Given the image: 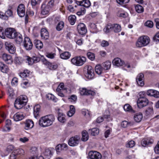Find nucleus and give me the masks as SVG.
Returning a JSON list of instances; mask_svg holds the SVG:
<instances>
[{
	"label": "nucleus",
	"mask_w": 159,
	"mask_h": 159,
	"mask_svg": "<svg viewBox=\"0 0 159 159\" xmlns=\"http://www.w3.org/2000/svg\"><path fill=\"white\" fill-rule=\"evenodd\" d=\"M55 118L52 115H49L41 117L39 120V125L43 127H47L52 125Z\"/></svg>",
	"instance_id": "obj_1"
},
{
	"label": "nucleus",
	"mask_w": 159,
	"mask_h": 159,
	"mask_svg": "<svg viewBox=\"0 0 159 159\" xmlns=\"http://www.w3.org/2000/svg\"><path fill=\"white\" fill-rule=\"evenodd\" d=\"M27 102L28 99L26 95H21L16 99L14 103L15 107L17 109H20L26 104Z\"/></svg>",
	"instance_id": "obj_2"
},
{
	"label": "nucleus",
	"mask_w": 159,
	"mask_h": 159,
	"mask_svg": "<svg viewBox=\"0 0 159 159\" xmlns=\"http://www.w3.org/2000/svg\"><path fill=\"white\" fill-rule=\"evenodd\" d=\"M150 39L147 36H142L139 37L136 43L137 48H141L146 46L150 42Z\"/></svg>",
	"instance_id": "obj_3"
},
{
	"label": "nucleus",
	"mask_w": 159,
	"mask_h": 159,
	"mask_svg": "<svg viewBox=\"0 0 159 159\" xmlns=\"http://www.w3.org/2000/svg\"><path fill=\"white\" fill-rule=\"evenodd\" d=\"M86 58L83 56H77L72 58L71 63L73 65L77 66L83 65L86 61Z\"/></svg>",
	"instance_id": "obj_4"
},
{
	"label": "nucleus",
	"mask_w": 159,
	"mask_h": 159,
	"mask_svg": "<svg viewBox=\"0 0 159 159\" xmlns=\"http://www.w3.org/2000/svg\"><path fill=\"white\" fill-rule=\"evenodd\" d=\"M84 68L87 70V72L85 74L86 78L89 79L93 78L94 75L93 69L92 67L90 66L87 65L85 66Z\"/></svg>",
	"instance_id": "obj_5"
},
{
	"label": "nucleus",
	"mask_w": 159,
	"mask_h": 159,
	"mask_svg": "<svg viewBox=\"0 0 159 159\" xmlns=\"http://www.w3.org/2000/svg\"><path fill=\"white\" fill-rule=\"evenodd\" d=\"M80 138V137L79 135H75L71 137L69 140V145L70 146H77L79 143Z\"/></svg>",
	"instance_id": "obj_6"
},
{
	"label": "nucleus",
	"mask_w": 159,
	"mask_h": 159,
	"mask_svg": "<svg viewBox=\"0 0 159 159\" xmlns=\"http://www.w3.org/2000/svg\"><path fill=\"white\" fill-rule=\"evenodd\" d=\"M23 45L27 50H30L33 47V44L30 39L28 37H25L23 42Z\"/></svg>",
	"instance_id": "obj_7"
},
{
	"label": "nucleus",
	"mask_w": 159,
	"mask_h": 159,
	"mask_svg": "<svg viewBox=\"0 0 159 159\" xmlns=\"http://www.w3.org/2000/svg\"><path fill=\"white\" fill-rule=\"evenodd\" d=\"M16 31L13 28H8L4 31V36L10 39H13Z\"/></svg>",
	"instance_id": "obj_8"
},
{
	"label": "nucleus",
	"mask_w": 159,
	"mask_h": 159,
	"mask_svg": "<svg viewBox=\"0 0 159 159\" xmlns=\"http://www.w3.org/2000/svg\"><path fill=\"white\" fill-rule=\"evenodd\" d=\"M88 157L91 159H101L102 157L99 152L93 151H90L89 152Z\"/></svg>",
	"instance_id": "obj_9"
},
{
	"label": "nucleus",
	"mask_w": 159,
	"mask_h": 159,
	"mask_svg": "<svg viewBox=\"0 0 159 159\" xmlns=\"http://www.w3.org/2000/svg\"><path fill=\"white\" fill-rule=\"evenodd\" d=\"M6 48L11 54L14 53L16 51L15 47L12 43L10 42H6L5 43Z\"/></svg>",
	"instance_id": "obj_10"
},
{
	"label": "nucleus",
	"mask_w": 159,
	"mask_h": 159,
	"mask_svg": "<svg viewBox=\"0 0 159 159\" xmlns=\"http://www.w3.org/2000/svg\"><path fill=\"white\" fill-rule=\"evenodd\" d=\"M80 93L81 95H92L93 96L95 94V93L92 90H88L85 88H80Z\"/></svg>",
	"instance_id": "obj_11"
},
{
	"label": "nucleus",
	"mask_w": 159,
	"mask_h": 159,
	"mask_svg": "<svg viewBox=\"0 0 159 159\" xmlns=\"http://www.w3.org/2000/svg\"><path fill=\"white\" fill-rule=\"evenodd\" d=\"M148 100L146 98L142 99H138L137 104L138 107L139 108H142L147 106L148 104Z\"/></svg>",
	"instance_id": "obj_12"
},
{
	"label": "nucleus",
	"mask_w": 159,
	"mask_h": 159,
	"mask_svg": "<svg viewBox=\"0 0 159 159\" xmlns=\"http://www.w3.org/2000/svg\"><path fill=\"white\" fill-rule=\"evenodd\" d=\"M77 29L79 34L81 35L85 34L87 31L85 25L83 23H80L78 25Z\"/></svg>",
	"instance_id": "obj_13"
},
{
	"label": "nucleus",
	"mask_w": 159,
	"mask_h": 159,
	"mask_svg": "<svg viewBox=\"0 0 159 159\" xmlns=\"http://www.w3.org/2000/svg\"><path fill=\"white\" fill-rule=\"evenodd\" d=\"M17 14L20 17H23L25 14V6L24 4H20L17 7Z\"/></svg>",
	"instance_id": "obj_14"
},
{
	"label": "nucleus",
	"mask_w": 159,
	"mask_h": 159,
	"mask_svg": "<svg viewBox=\"0 0 159 159\" xmlns=\"http://www.w3.org/2000/svg\"><path fill=\"white\" fill-rule=\"evenodd\" d=\"M15 36L13 38V39H15L16 43L18 44H20L23 41V37L22 35L19 33L16 32Z\"/></svg>",
	"instance_id": "obj_15"
},
{
	"label": "nucleus",
	"mask_w": 159,
	"mask_h": 159,
	"mask_svg": "<svg viewBox=\"0 0 159 159\" xmlns=\"http://www.w3.org/2000/svg\"><path fill=\"white\" fill-rule=\"evenodd\" d=\"M2 59L7 64H11L13 61L11 55L6 53H3L2 55Z\"/></svg>",
	"instance_id": "obj_16"
},
{
	"label": "nucleus",
	"mask_w": 159,
	"mask_h": 159,
	"mask_svg": "<svg viewBox=\"0 0 159 159\" xmlns=\"http://www.w3.org/2000/svg\"><path fill=\"white\" fill-rule=\"evenodd\" d=\"M104 119L108 122H109L112 120V118L110 116V115H104L103 117H98L97 119V122L98 123H100L103 121Z\"/></svg>",
	"instance_id": "obj_17"
},
{
	"label": "nucleus",
	"mask_w": 159,
	"mask_h": 159,
	"mask_svg": "<svg viewBox=\"0 0 159 159\" xmlns=\"http://www.w3.org/2000/svg\"><path fill=\"white\" fill-rule=\"evenodd\" d=\"M76 3L78 5L87 8L89 7L91 5L90 2L89 0H83L81 1H76Z\"/></svg>",
	"instance_id": "obj_18"
},
{
	"label": "nucleus",
	"mask_w": 159,
	"mask_h": 159,
	"mask_svg": "<svg viewBox=\"0 0 159 159\" xmlns=\"http://www.w3.org/2000/svg\"><path fill=\"white\" fill-rule=\"evenodd\" d=\"M41 36L43 39H48L49 38V34L48 31L45 29H42L41 31Z\"/></svg>",
	"instance_id": "obj_19"
},
{
	"label": "nucleus",
	"mask_w": 159,
	"mask_h": 159,
	"mask_svg": "<svg viewBox=\"0 0 159 159\" xmlns=\"http://www.w3.org/2000/svg\"><path fill=\"white\" fill-rule=\"evenodd\" d=\"M112 62L114 65L117 66H121L124 63V61L119 58H114Z\"/></svg>",
	"instance_id": "obj_20"
},
{
	"label": "nucleus",
	"mask_w": 159,
	"mask_h": 159,
	"mask_svg": "<svg viewBox=\"0 0 159 159\" xmlns=\"http://www.w3.org/2000/svg\"><path fill=\"white\" fill-rule=\"evenodd\" d=\"M40 110V106L39 105H35L34 108V117L36 119L39 117V113Z\"/></svg>",
	"instance_id": "obj_21"
},
{
	"label": "nucleus",
	"mask_w": 159,
	"mask_h": 159,
	"mask_svg": "<svg viewBox=\"0 0 159 159\" xmlns=\"http://www.w3.org/2000/svg\"><path fill=\"white\" fill-rule=\"evenodd\" d=\"M25 128L27 130L32 128L34 126V122L31 120L29 119L26 121Z\"/></svg>",
	"instance_id": "obj_22"
},
{
	"label": "nucleus",
	"mask_w": 159,
	"mask_h": 159,
	"mask_svg": "<svg viewBox=\"0 0 159 159\" xmlns=\"http://www.w3.org/2000/svg\"><path fill=\"white\" fill-rule=\"evenodd\" d=\"M153 142V140L152 139L145 138L142 140L141 144L142 146L145 147L147 145L152 144Z\"/></svg>",
	"instance_id": "obj_23"
},
{
	"label": "nucleus",
	"mask_w": 159,
	"mask_h": 159,
	"mask_svg": "<svg viewBox=\"0 0 159 159\" xmlns=\"http://www.w3.org/2000/svg\"><path fill=\"white\" fill-rule=\"evenodd\" d=\"M65 116V115L63 113L59 111L58 112L57 119L60 122L64 123L66 122Z\"/></svg>",
	"instance_id": "obj_24"
},
{
	"label": "nucleus",
	"mask_w": 159,
	"mask_h": 159,
	"mask_svg": "<svg viewBox=\"0 0 159 159\" xmlns=\"http://www.w3.org/2000/svg\"><path fill=\"white\" fill-rule=\"evenodd\" d=\"M143 118V115L141 112L136 113L135 114L134 119L136 122H139Z\"/></svg>",
	"instance_id": "obj_25"
},
{
	"label": "nucleus",
	"mask_w": 159,
	"mask_h": 159,
	"mask_svg": "<svg viewBox=\"0 0 159 159\" xmlns=\"http://www.w3.org/2000/svg\"><path fill=\"white\" fill-rule=\"evenodd\" d=\"M0 70L3 73H7L9 71L8 67L2 62H0Z\"/></svg>",
	"instance_id": "obj_26"
},
{
	"label": "nucleus",
	"mask_w": 159,
	"mask_h": 159,
	"mask_svg": "<svg viewBox=\"0 0 159 159\" xmlns=\"http://www.w3.org/2000/svg\"><path fill=\"white\" fill-rule=\"evenodd\" d=\"M41 13L43 15H45L48 14L50 9L48 7V6H47L45 4H43L42 5Z\"/></svg>",
	"instance_id": "obj_27"
},
{
	"label": "nucleus",
	"mask_w": 159,
	"mask_h": 159,
	"mask_svg": "<svg viewBox=\"0 0 159 159\" xmlns=\"http://www.w3.org/2000/svg\"><path fill=\"white\" fill-rule=\"evenodd\" d=\"M34 43L36 48L38 49H41L43 47V45L42 42L39 40H34Z\"/></svg>",
	"instance_id": "obj_28"
},
{
	"label": "nucleus",
	"mask_w": 159,
	"mask_h": 159,
	"mask_svg": "<svg viewBox=\"0 0 159 159\" xmlns=\"http://www.w3.org/2000/svg\"><path fill=\"white\" fill-rule=\"evenodd\" d=\"M24 118L23 115L19 113H17L15 114L13 116L14 120L16 121L20 120Z\"/></svg>",
	"instance_id": "obj_29"
},
{
	"label": "nucleus",
	"mask_w": 159,
	"mask_h": 159,
	"mask_svg": "<svg viewBox=\"0 0 159 159\" xmlns=\"http://www.w3.org/2000/svg\"><path fill=\"white\" fill-rule=\"evenodd\" d=\"M71 54L68 52H65L60 54V57L63 59L66 60L68 59L70 57Z\"/></svg>",
	"instance_id": "obj_30"
},
{
	"label": "nucleus",
	"mask_w": 159,
	"mask_h": 159,
	"mask_svg": "<svg viewBox=\"0 0 159 159\" xmlns=\"http://www.w3.org/2000/svg\"><path fill=\"white\" fill-rule=\"evenodd\" d=\"M111 65V62L109 61H107L103 62L102 64V67L104 70H107L110 69Z\"/></svg>",
	"instance_id": "obj_31"
},
{
	"label": "nucleus",
	"mask_w": 159,
	"mask_h": 159,
	"mask_svg": "<svg viewBox=\"0 0 159 159\" xmlns=\"http://www.w3.org/2000/svg\"><path fill=\"white\" fill-rule=\"evenodd\" d=\"M103 70L102 66L100 64L97 65L95 67V72L98 75L101 74Z\"/></svg>",
	"instance_id": "obj_32"
},
{
	"label": "nucleus",
	"mask_w": 159,
	"mask_h": 159,
	"mask_svg": "<svg viewBox=\"0 0 159 159\" xmlns=\"http://www.w3.org/2000/svg\"><path fill=\"white\" fill-rule=\"evenodd\" d=\"M113 24H107L104 29V31L106 33H108L112 30H113Z\"/></svg>",
	"instance_id": "obj_33"
},
{
	"label": "nucleus",
	"mask_w": 159,
	"mask_h": 159,
	"mask_svg": "<svg viewBox=\"0 0 159 159\" xmlns=\"http://www.w3.org/2000/svg\"><path fill=\"white\" fill-rule=\"evenodd\" d=\"M89 132L92 135L96 136L98 134L99 130L97 128H95L92 129H89Z\"/></svg>",
	"instance_id": "obj_34"
},
{
	"label": "nucleus",
	"mask_w": 159,
	"mask_h": 159,
	"mask_svg": "<svg viewBox=\"0 0 159 159\" xmlns=\"http://www.w3.org/2000/svg\"><path fill=\"white\" fill-rule=\"evenodd\" d=\"M14 146L12 145H9L8 146L6 150L5 154H4V156H6L7 155L9 152L13 151L14 150Z\"/></svg>",
	"instance_id": "obj_35"
},
{
	"label": "nucleus",
	"mask_w": 159,
	"mask_h": 159,
	"mask_svg": "<svg viewBox=\"0 0 159 159\" xmlns=\"http://www.w3.org/2000/svg\"><path fill=\"white\" fill-rule=\"evenodd\" d=\"M82 141L85 142L89 139V135L88 133L86 131H83L82 133Z\"/></svg>",
	"instance_id": "obj_36"
},
{
	"label": "nucleus",
	"mask_w": 159,
	"mask_h": 159,
	"mask_svg": "<svg viewBox=\"0 0 159 159\" xmlns=\"http://www.w3.org/2000/svg\"><path fill=\"white\" fill-rule=\"evenodd\" d=\"M113 30L115 33L120 32L121 30V27L120 25L118 24H113Z\"/></svg>",
	"instance_id": "obj_37"
},
{
	"label": "nucleus",
	"mask_w": 159,
	"mask_h": 159,
	"mask_svg": "<svg viewBox=\"0 0 159 159\" xmlns=\"http://www.w3.org/2000/svg\"><path fill=\"white\" fill-rule=\"evenodd\" d=\"M11 124V121L10 120H7L6 121V125L3 130L6 131H9L10 129V125Z\"/></svg>",
	"instance_id": "obj_38"
},
{
	"label": "nucleus",
	"mask_w": 159,
	"mask_h": 159,
	"mask_svg": "<svg viewBox=\"0 0 159 159\" xmlns=\"http://www.w3.org/2000/svg\"><path fill=\"white\" fill-rule=\"evenodd\" d=\"M75 112V109L73 105L70 106V110L68 112L67 115L69 117H71Z\"/></svg>",
	"instance_id": "obj_39"
},
{
	"label": "nucleus",
	"mask_w": 159,
	"mask_h": 159,
	"mask_svg": "<svg viewBox=\"0 0 159 159\" xmlns=\"http://www.w3.org/2000/svg\"><path fill=\"white\" fill-rule=\"evenodd\" d=\"M124 109L125 111H129L133 113L135 112V111L132 109V107L129 104H125L124 106Z\"/></svg>",
	"instance_id": "obj_40"
},
{
	"label": "nucleus",
	"mask_w": 159,
	"mask_h": 159,
	"mask_svg": "<svg viewBox=\"0 0 159 159\" xmlns=\"http://www.w3.org/2000/svg\"><path fill=\"white\" fill-rule=\"evenodd\" d=\"M68 20L71 25H74L76 20V17L75 15H70L68 17Z\"/></svg>",
	"instance_id": "obj_41"
},
{
	"label": "nucleus",
	"mask_w": 159,
	"mask_h": 159,
	"mask_svg": "<svg viewBox=\"0 0 159 159\" xmlns=\"http://www.w3.org/2000/svg\"><path fill=\"white\" fill-rule=\"evenodd\" d=\"M19 75L21 78L26 77L29 75V71L27 70H25L23 72L20 73Z\"/></svg>",
	"instance_id": "obj_42"
},
{
	"label": "nucleus",
	"mask_w": 159,
	"mask_h": 159,
	"mask_svg": "<svg viewBox=\"0 0 159 159\" xmlns=\"http://www.w3.org/2000/svg\"><path fill=\"white\" fill-rule=\"evenodd\" d=\"M136 11L138 13H141L144 11L143 7L140 5L138 4L135 7Z\"/></svg>",
	"instance_id": "obj_43"
},
{
	"label": "nucleus",
	"mask_w": 159,
	"mask_h": 159,
	"mask_svg": "<svg viewBox=\"0 0 159 159\" xmlns=\"http://www.w3.org/2000/svg\"><path fill=\"white\" fill-rule=\"evenodd\" d=\"M145 115L146 116L152 115L153 113V108L152 107H149L145 111Z\"/></svg>",
	"instance_id": "obj_44"
},
{
	"label": "nucleus",
	"mask_w": 159,
	"mask_h": 159,
	"mask_svg": "<svg viewBox=\"0 0 159 159\" xmlns=\"http://www.w3.org/2000/svg\"><path fill=\"white\" fill-rule=\"evenodd\" d=\"M64 26V23L63 22L61 21L57 24L56 29L58 31L61 30Z\"/></svg>",
	"instance_id": "obj_45"
},
{
	"label": "nucleus",
	"mask_w": 159,
	"mask_h": 159,
	"mask_svg": "<svg viewBox=\"0 0 159 159\" xmlns=\"http://www.w3.org/2000/svg\"><path fill=\"white\" fill-rule=\"evenodd\" d=\"M13 151L17 155L18 157H19V155H23L24 153V150L22 149H18L14 150Z\"/></svg>",
	"instance_id": "obj_46"
},
{
	"label": "nucleus",
	"mask_w": 159,
	"mask_h": 159,
	"mask_svg": "<svg viewBox=\"0 0 159 159\" xmlns=\"http://www.w3.org/2000/svg\"><path fill=\"white\" fill-rule=\"evenodd\" d=\"M30 85V83L28 81L23 80L21 84V86L23 88L26 89L29 87Z\"/></svg>",
	"instance_id": "obj_47"
},
{
	"label": "nucleus",
	"mask_w": 159,
	"mask_h": 159,
	"mask_svg": "<svg viewBox=\"0 0 159 159\" xmlns=\"http://www.w3.org/2000/svg\"><path fill=\"white\" fill-rule=\"evenodd\" d=\"M46 98L49 100H52L54 102L57 101V98L52 94L51 93H48L46 95Z\"/></svg>",
	"instance_id": "obj_48"
},
{
	"label": "nucleus",
	"mask_w": 159,
	"mask_h": 159,
	"mask_svg": "<svg viewBox=\"0 0 159 159\" xmlns=\"http://www.w3.org/2000/svg\"><path fill=\"white\" fill-rule=\"evenodd\" d=\"M25 58L27 61L26 62L28 63L29 65H32L34 63L33 57L31 58L29 56H26Z\"/></svg>",
	"instance_id": "obj_49"
},
{
	"label": "nucleus",
	"mask_w": 159,
	"mask_h": 159,
	"mask_svg": "<svg viewBox=\"0 0 159 159\" xmlns=\"http://www.w3.org/2000/svg\"><path fill=\"white\" fill-rule=\"evenodd\" d=\"M58 67V65L56 63H50L48 67L50 70H55L57 69Z\"/></svg>",
	"instance_id": "obj_50"
},
{
	"label": "nucleus",
	"mask_w": 159,
	"mask_h": 159,
	"mask_svg": "<svg viewBox=\"0 0 159 159\" xmlns=\"http://www.w3.org/2000/svg\"><path fill=\"white\" fill-rule=\"evenodd\" d=\"M133 122H130L128 123L126 121H123L121 124V126L123 128L126 127L128 125H133Z\"/></svg>",
	"instance_id": "obj_51"
},
{
	"label": "nucleus",
	"mask_w": 159,
	"mask_h": 159,
	"mask_svg": "<svg viewBox=\"0 0 159 159\" xmlns=\"http://www.w3.org/2000/svg\"><path fill=\"white\" fill-rule=\"evenodd\" d=\"M87 56L92 61H93L95 59V55L93 53L90 52H88Z\"/></svg>",
	"instance_id": "obj_52"
},
{
	"label": "nucleus",
	"mask_w": 159,
	"mask_h": 159,
	"mask_svg": "<svg viewBox=\"0 0 159 159\" xmlns=\"http://www.w3.org/2000/svg\"><path fill=\"white\" fill-rule=\"evenodd\" d=\"M139 98L138 99H142L146 98V94L145 92L142 91L139 92Z\"/></svg>",
	"instance_id": "obj_53"
},
{
	"label": "nucleus",
	"mask_w": 159,
	"mask_h": 159,
	"mask_svg": "<svg viewBox=\"0 0 159 159\" xmlns=\"http://www.w3.org/2000/svg\"><path fill=\"white\" fill-rule=\"evenodd\" d=\"M5 14V16L7 17V20L8 19L9 17L11 16H12V12L10 9H8L7 11Z\"/></svg>",
	"instance_id": "obj_54"
},
{
	"label": "nucleus",
	"mask_w": 159,
	"mask_h": 159,
	"mask_svg": "<svg viewBox=\"0 0 159 159\" xmlns=\"http://www.w3.org/2000/svg\"><path fill=\"white\" fill-rule=\"evenodd\" d=\"M135 145V143L134 141H130L129 142L126 144V147L127 148H133Z\"/></svg>",
	"instance_id": "obj_55"
},
{
	"label": "nucleus",
	"mask_w": 159,
	"mask_h": 159,
	"mask_svg": "<svg viewBox=\"0 0 159 159\" xmlns=\"http://www.w3.org/2000/svg\"><path fill=\"white\" fill-rule=\"evenodd\" d=\"M69 99L70 101L75 102L77 100V96L75 95H71L70 97L69 98Z\"/></svg>",
	"instance_id": "obj_56"
},
{
	"label": "nucleus",
	"mask_w": 159,
	"mask_h": 159,
	"mask_svg": "<svg viewBox=\"0 0 159 159\" xmlns=\"http://www.w3.org/2000/svg\"><path fill=\"white\" fill-rule=\"evenodd\" d=\"M56 55V54L52 53H47L46 54V56L49 58L52 59H53Z\"/></svg>",
	"instance_id": "obj_57"
},
{
	"label": "nucleus",
	"mask_w": 159,
	"mask_h": 159,
	"mask_svg": "<svg viewBox=\"0 0 159 159\" xmlns=\"http://www.w3.org/2000/svg\"><path fill=\"white\" fill-rule=\"evenodd\" d=\"M52 154V152L49 149H46L44 152L45 155L47 156L51 157Z\"/></svg>",
	"instance_id": "obj_58"
},
{
	"label": "nucleus",
	"mask_w": 159,
	"mask_h": 159,
	"mask_svg": "<svg viewBox=\"0 0 159 159\" xmlns=\"http://www.w3.org/2000/svg\"><path fill=\"white\" fill-rule=\"evenodd\" d=\"M116 1L118 3L122 5L128 3L129 2V0H116Z\"/></svg>",
	"instance_id": "obj_59"
},
{
	"label": "nucleus",
	"mask_w": 159,
	"mask_h": 159,
	"mask_svg": "<svg viewBox=\"0 0 159 159\" xmlns=\"http://www.w3.org/2000/svg\"><path fill=\"white\" fill-rule=\"evenodd\" d=\"M145 25L149 28H152L153 26V23L151 21L148 20L145 22Z\"/></svg>",
	"instance_id": "obj_60"
},
{
	"label": "nucleus",
	"mask_w": 159,
	"mask_h": 159,
	"mask_svg": "<svg viewBox=\"0 0 159 159\" xmlns=\"http://www.w3.org/2000/svg\"><path fill=\"white\" fill-rule=\"evenodd\" d=\"M63 90H61V89L57 88L56 89V91L58 95L61 97H63L64 95L62 92Z\"/></svg>",
	"instance_id": "obj_61"
},
{
	"label": "nucleus",
	"mask_w": 159,
	"mask_h": 159,
	"mask_svg": "<svg viewBox=\"0 0 159 159\" xmlns=\"http://www.w3.org/2000/svg\"><path fill=\"white\" fill-rule=\"evenodd\" d=\"M15 61L16 64H20L23 62V59L22 58L19 57L16 58Z\"/></svg>",
	"instance_id": "obj_62"
},
{
	"label": "nucleus",
	"mask_w": 159,
	"mask_h": 159,
	"mask_svg": "<svg viewBox=\"0 0 159 159\" xmlns=\"http://www.w3.org/2000/svg\"><path fill=\"white\" fill-rule=\"evenodd\" d=\"M18 158L17 155L13 151L10 156L9 159H17Z\"/></svg>",
	"instance_id": "obj_63"
},
{
	"label": "nucleus",
	"mask_w": 159,
	"mask_h": 159,
	"mask_svg": "<svg viewBox=\"0 0 159 159\" xmlns=\"http://www.w3.org/2000/svg\"><path fill=\"white\" fill-rule=\"evenodd\" d=\"M154 151L156 154H159V141L154 148Z\"/></svg>",
	"instance_id": "obj_64"
}]
</instances>
